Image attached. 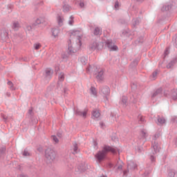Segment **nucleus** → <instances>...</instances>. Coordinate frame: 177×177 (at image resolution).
I'll return each mask as SVG.
<instances>
[{
	"label": "nucleus",
	"instance_id": "1",
	"mask_svg": "<svg viewBox=\"0 0 177 177\" xmlns=\"http://www.w3.org/2000/svg\"><path fill=\"white\" fill-rule=\"evenodd\" d=\"M110 152L115 154V153H117V151L115 150V148H113L112 147H110L109 145H104L102 148V150L99 151L95 155V158L96 159L97 162L100 164L102 162V161H104L106 160V157H107V153Z\"/></svg>",
	"mask_w": 177,
	"mask_h": 177
},
{
	"label": "nucleus",
	"instance_id": "2",
	"mask_svg": "<svg viewBox=\"0 0 177 177\" xmlns=\"http://www.w3.org/2000/svg\"><path fill=\"white\" fill-rule=\"evenodd\" d=\"M45 157L46 160L52 162L56 158V151L52 148H47L45 150Z\"/></svg>",
	"mask_w": 177,
	"mask_h": 177
},
{
	"label": "nucleus",
	"instance_id": "3",
	"mask_svg": "<svg viewBox=\"0 0 177 177\" xmlns=\"http://www.w3.org/2000/svg\"><path fill=\"white\" fill-rule=\"evenodd\" d=\"M104 44L103 42H99L97 41H93L92 44L89 45V48L91 50H102V48H103Z\"/></svg>",
	"mask_w": 177,
	"mask_h": 177
},
{
	"label": "nucleus",
	"instance_id": "4",
	"mask_svg": "<svg viewBox=\"0 0 177 177\" xmlns=\"http://www.w3.org/2000/svg\"><path fill=\"white\" fill-rule=\"evenodd\" d=\"M76 52L77 50L73 49V46H71V39H68L67 54L62 55V59H67L70 55H73V53H75Z\"/></svg>",
	"mask_w": 177,
	"mask_h": 177
},
{
	"label": "nucleus",
	"instance_id": "5",
	"mask_svg": "<svg viewBox=\"0 0 177 177\" xmlns=\"http://www.w3.org/2000/svg\"><path fill=\"white\" fill-rule=\"evenodd\" d=\"M85 171H86L85 162L80 163L75 169V172L77 175H80V174H82V172H85Z\"/></svg>",
	"mask_w": 177,
	"mask_h": 177
},
{
	"label": "nucleus",
	"instance_id": "6",
	"mask_svg": "<svg viewBox=\"0 0 177 177\" xmlns=\"http://www.w3.org/2000/svg\"><path fill=\"white\" fill-rule=\"evenodd\" d=\"M151 147L153 150L152 151V154L153 156L157 154V153H160V150H161V146L157 140L152 141Z\"/></svg>",
	"mask_w": 177,
	"mask_h": 177
},
{
	"label": "nucleus",
	"instance_id": "7",
	"mask_svg": "<svg viewBox=\"0 0 177 177\" xmlns=\"http://www.w3.org/2000/svg\"><path fill=\"white\" fill-rule=\"evenodd\" d=\"M0 37L2 41H6L7 39H9V33H8V31L6 30V29L3 28L1 30Z\"/></svg>",
	"mask_w": 177,
	"mask_h": 177
},
{
	"label": "nucleus",
	"instance_id": "8",
	"mask_svg": "<svg viewBox=\"0 0 177 177\" xmlns=\"http://www.w3.org/2000/svg\"><path fill=\"white\" fill-rule=\"evenodd\" d=\"M104 71L103 70H100L97 73H95V78L97 80L98 82H102L103 80H104Z\"/></svg>",
	"mask_w": 177,
	"mask_h": 177
},
{
	"label": "nucleus",
	"instance_id": "9",
	"mask_svg": "<svg viewBox=\"0 0 177 177\" xmlns=\"http://www.w3.org/2000/svg\"><path fill=\"white\" fill-rule=\"evenodd\" d=\"M100 92L102 93L104 96H109V95H110V88L107 86H102L100 87Z\"/></svg>",
	"mask_w": 177,
	"mask_h": 177
},
{
	"label": "nucleus",
	"instance_id": "10",
	"mask_svg": "<svg viewBox=\"0 0 177 177\" xmlns=\"http://www.w3.org/2000/svg\"><path fill=\"white\" fill-rule=\"evenodd\" d=\"M62 8L63 12H64L65 13H68V12L71 10V6L67 4V2L66 1H64L62 3Z\"/></svg>",
	"mask_w": 177,
	"mask_h": 177
},
{
	"label": "nucleus",
	"instance_id": "11",
	"mask_svg": "<svg viewBox=\"0 0 177 177\" xmlns=\"http://www.w3.org/2000/svg\"><path fill=\"white\" fill-rule=\"evenodd\" d=\"M11 27L14 31H18L19 28H20V24L17 21H13Z\"/></svg>",
	"mask_w": 177,
	"mask_h": 177
},
{
	"label": "nucleus",
	"instance_id": "12",
	"mask_svg": "<svg viewBox=\"0 0 177 177\" xmlns=\"http://www.w3.org/2000/svg\"><path fill=\"white\" fill-rule=\"evenodd\" d=\"M41 23H42V21L41 20V19L37 18L35 20V21L33 24H32V25L30 26V30H32V28H35V27H37V26H39Z\"/></svg>",
	"mask_w": 177,
	"mask_h": 177
},
{
	"label": "nucleus",
	"instance_id": "13",
	"mask_svg": "<svg viewBox=\"0 0 177 177\" xmlns=\"http://www.w3.org/2000/svg\"><path fill=\"white\" fill-rule=\"evenodd\" d=\"M176 63H177V57L173 58V59L167 65V68H173L174 66H175Z\"/></svg>",
	"mask_w": 177,
	"mask_h": 177
},
{
	"label": "nucleus",
	"instance_id": "14",
	"mask_svg": "<svg viewBox=\"0 0 177 177\" xmlns=\"http://www.w3.org/2000/svg\"><path fill=\"white\" fill-rule=\"evenodd\" d=\"M76 115H81L84 118L86 117V114H88V110H86L84 111H81L79 109H76V111H75Z\"/></svg>",
	"mask_w": 177,
	"mask_h": 177
},
{
	"label": "nucleus",
	"instance_id": "15",
	"mask_svg": "<svg viewBox=\"0 0 177 177\" xmlns=\"http://www.w3.org/2000/svg\"><path fill=\"white\" fill-rule=\"evenodd\" d=\"M161 93H162V88H159L156 89L151 95L152 99H153V97H156V96H158Z\"/></svg>",
	"mask_w": 177,
	"mask_h": 177
},
{
	"label": "nucleus",
	"instance_id": "16",
	"mask_svg": "<svg viewBox=\"0 0 177 177\" xmlns=\"http://www.w3.org/2000/svg\"><path fill=\"white\" fill-rule=\"evenodd\" d=\"M6 154V146L3 145L0 147V157H5Z\"/></svg>",
	"mask_w": 177,
	"mask_h": 177
},
{
	"label": "nucleus",
	"instance_id": "17",
	"mask_svg": "<svg viewBox=\"0 0 177 177\" xmlns=\"http://www.w3.org/2000/svg\"><path fill=\"white\" fill-rule=\"evenodd\" d=\"M172 8V4H165L162 6L161 10L162 12H168V10H171Z\"/></svg>",
	"mask_w": 177,
	"mask_h": 177
},
{
	"label": "nucleus",
	"instance_id": "18",
	"mask_svg": "<svg viewBox=\"0 0 177 177\" xmlns=\"http://www.w3.org/2000/svg\"><path fill=\"white\" fill-rule=\"evenodd\" d=\"M139 64V59L136 58L129 65L130 68H135Z\"/></svg>",
	"mask_w": 177,
	"mask_h": 177
},
{
	"label": "nucleus",
	"instance_id": "19",
	"mask_svg": "<svg viewBox=\"0 0 177 177\" xmlns=\"http://www.w3.org/2000/svg\"><path fill=\"white\" fill-rule=\"evenodd\" d=\"M153 171V167H147V169H145V173H144V174H143V176L144 177H147V176H149V175L150 174H151V171Z\"/></svg>",
	"mask_w": 177,
	"mask_h": 177
},
{
	"label": "nucleus",
	"instance_id": "20",
	"mask_svg": "<svg viewBox=\"0 0 177 177\" xmlns=\"http://www.w3.org/2000/svg\"><path fill=\"white\" fill-rule=\"evenodd\" d=\"M121 104H123L124 107H127V106H128V98L125 95H123L122 97Z\"/></svg>",
	"mask_w": 177,
	"mask_h": 177
},
{
	"label": "nucleus",
	"instance_id": "21",
	"mask_svg": "<svg viewBox=\"0 0 177 177\" xmlns=\"http://www.w3.org/2000/svg\"><path fill=\"white\" fill-rule=\"evenodd\" d=\"M114 168H116L115 169V172H117V174H118V172H120V174H122V165L121 164H116L114 166Z\"/></svg>",
	"mask_w": 177,
	"mask_h": 177
},
{
	"label": "nucleus",
	"instance_id": "22",
	"mask_svg": "<svg viewBox=\"0 0 177 177\" xmlns=\"http://www.w3.org/2000/svg\"><path fill=\"white\" fill-rule=\"evenodd\" d=\"M51 32H52L53 37H54V38H56L57 37L59 36V33L60 32V30H59V29L57 28H53L51 30Z\"/></svg>",
	"mask_w": 177,
	"mask_h": 177
},
{
	"label": "nucleus",
	"instance_id": "23",
	"mask_svg": "<svg viewBox=\"0 0 177 177\" xmlns=\"http://www.w3.org/2000/svg\"><path fill=\"white\" fill-rule=\"evenodd\" d=\"M157 121L158 122V124H160V125H162V124H165L166 122L165 118L160 116H158Z\"/></svg>",
	"mask_w": 177,
	"mask_h": 177
},
{
	"label": "nucleus",
	"instance_id": "24",
	"mask_svg": "<svg viewBox=\"0 0 177 177\" xmlns=\"http://www.w3.org/2000/svg\"><path fill=\"white\" fill-rule=\"evenodd\" d=\"M171 96L173 99V100H177V91L175 89L171 90Z\"/></svg>",
	"mask_w": 177,
	"mask_h": 177
},
{
	"label": "nucleus",
	"instance_id": "25",
	"mask_svg": "<svg viewBox=\"0 0 177 177\" xmlns=\"http://www.w3.org/2000/svg\"><path fill=\"white\" fill-rule=\"evenodd\" d=\"M143 36H140L134 42L136 45H139V44H143Z\"/></svg>",
	"mask_w": 177,
	"mask_h": 177
},
{
	"label": "nucleus",
	"instance_id": "26",
	"mask_svg": "<svg viewBox=\"0 0 177 177\" xmlns=\"http://www.w3.org/2000/svg\"><path fill=\"white\" fill-rule=\"evenodd\" d=\"M176 174V171L174 169H169L168 171V177H175V175Z\"/></svg>",
	"mask_w": 177,
	"mask_h": 177
},
{
	"label": "nucleus",
	"instance_id": "27",
	"mask_svg": "<svg viewBox=\"0 0 177 177\" xmlns=\"http://www.w3.org/2000/svg\"><path fill=\"white\" fill-rule=\"evenodd\" d=\"M93 34H94V35H101L102 31H100V28L96 27L94 30Z\"/></svg>",
	"mask_w": 177,
	"mask_h": 177
},
{
	"label": "nucleus",
	"instance_id": "28",
	"mask_svg": "<svg viewBox=\"0 0 177 177\" xmlns=\"http://www.w3.org/2000/svg\"><path fill=\"white\" fill-rule=\"evenodd\" d=\"M82 64H83V66H85L86 64V63H88V59L86 57H82L80 59Z\"/></svg>",
	"mask_w": 177,
	"mask_h": 177
},
{
	"label": "nucleus",
	"instance_id": "29",
	"mask_svg": "<svg viewBox=\"0 0 177 177\" xmlns=\"http://www.w3.org/2000/svg\"><path fill=\"white\" fill-rule=\"evenodd\" d=\"M106 45L107 48H109V49H111V47L114 45V43H113V41H111V40H107L106 41Z\"/></svg>",
	"mask_w": 177,
	"mask_h": 177
},
{
	"label": "nucleus",
	"instance_id": "30",
	"mask_svg": "<svg viewBox=\"0 0 177 177\" xmlns=\"http://www.w3.org/2000/svg\"><path fill=\"white\" fill-rule=\"evenodd\" d=\"M92 114L95 118H99L100 117V112L99 111H93Z\"/></svg>",
	"mask_w": 177,
	"mask_h": 177
},
{
	"label": "nucleus",
	"instance_id": "31",
	"mask_svg": "<svg viewBox=\"0 0 177 177\" xmlns=\"http://www.w3.org/2000/svg\"><path fill=\"white\" fill-rule=\"evenodd\" d=\"M58 82H63V81H64V73H61L59 75V77H58Z\"/></svg>",
	"mask_w": 177,
	"mask_h": 177
},
{
	"label": "nucleus",
	"instance_id": "32",
	"mask_svg": "<svg viewBox=\"0 0 177 177\" xmlns=\"http://www.w3.org/2000/svg\"><path fill=\"white\" fill-rule=\"evenodd\" d=\"M90 91L92 95H94V96H96V95H97V92H96V88H95L94 86H91L90 88Z\"/></svg>",
	"mask_w": 177,
	"mask_h": 177
},
{
	"label": "nucleus",
	"instance_id": "33",
	"mask_svg": "<svg viewBox=\"0 0 177 177\" xmlns=\"http://www.w3.org/2000/svg\"><path fill=\"white\" fill-rule=\"evenodd\" d=\"M62 86H63L62 83H60V82H57V87L55 88V91H57L58 92L62 91Z\"/></svg>",
	"mask_w": 177,
	"mask_h": 177
},
{
	"label": "nucleus",
	"instance_id": "34",
	"mask_svg": "<svg viewBox=\"0 0 177 177\" xmlns=\"http://www.w3.org/2000/svg\"><path fill=\"white\" fill-rule=\"evenodd\" d=\"M120 6H121V4L120 3V1L118 0L115 1L114 8L116 10H118L120 9Z\"/></svg>",
	"mask_w": 177,
	"mask_h": 177
},
{
	"label": "nucleus",
	"instance_id": "35",
	"mask_svg": "<svg viewBox=\"0 0 177 177\" xmlns=\"http://www.w3.org/2000/svg\"><path fill=\"white\" fill-rule=\"evenodd\" d=\"M53 74V71L50 69L46 70V77H50Z\"/></svg>",
	"mask_w": 177,
	"mask_h": 177
},
{
	"label": "nucleus",
	"instance_id": "36",
	"mask_svg": "<svg viewBox=\"0 0 177 177\" xmlns=\"http://www.w3.org/2000/svg\"><path fill=\"white\" fill-rule=\"evenodd\" d=\"M139 23H140V19L137 18L134 19V21L133 23V27H136V26H139Z\"/></svg>",
	"mask_w": 177,
	"mask_h": 177
},
{
	"label": "nucleus",
	"instance_id": "37",
	"mask_svg": "<svg viewBox=\"0 0 177 177\" xmlns=\"http://www.w3.org/2000/svg\"><path fill=\"white\" fill-rule=\"evenodd\" d=\"M73 151L75 153V154L78 153V144H77V142L73 144Z\"/></svg>",
	"mask_w": 177,
	"mask_h": 177
},
{
	"label": "nucleus",
	"instance_id": "38",
	"mask_svg": "<svg viewBox=\"0 0 177 177\" xmlns=\"http://www.w3.org/2000/svg\"><path fill=\"white\" fill-rule=\"evenodd\" d=\"M131 86L132 91H136V88H138V84H136V82H131Z\"/></svg>",
	"mask_w": 177,
	"mask_h": 177
},
{
	"label": "nucleus",
	"instance_id": "39",
	"mask_svg": "<svg viewBox=\"0 0 177 177\" xmlns=\"http://www.w3.org/2000/svg\"><path fill=\"white\" fill-rule=\"evenodd\" d=\"M129 35V32L128 30H122L121 37H128Z\"/></svg>",
	"mask_w": 177,
	"mask_h": 177
},
{
	"label": "nucleus",
	"instance_id": "40",
	"mask_svg": "<svg viewBox=\"0 0 177 177\" xmlns=\"http://www.w3.org/2000/svg\"><path fill=\"white\" fill-rule=\"evenodd\" d=\"M71 20L68 21V25L69 26H73L74 25V16L70 17Z\"/></svg>",
	"mask_w": 177,
	"mask_h": 177
},
{
	"label": "nucleus",
	"instance_id": "41",
	"mask_svg": "<svg viewBox=\"0 0 177 177\" xmlns=\"http://www.w3.org/2000/svg\"><path fill=\"white\" fill-rule=\"evenodd\" d=\"M111 140H113V142H117V140H118V138H117V135L115 133H112L111 135Z\"/></svg>",
	"mask_w": 177,
	"mask_h": 177
},
{
	"label": "nucleus",
	"instance_id": "42",
	"mask_svg": "<svg viewBox=\"0 0 177 177\" xmlns=\"http://www.w3.org/2000/svg\"><path fill=\"white\" fill-rule=\"evenodd\" d=\"M164 57L163 59H165V57H167V56H168V55H169V47H167L165 50V53H164Z\"/></svg>",
	"mask_w": 177,
	"mask_h": 177
},
{
	"label": "nucleus",
	"instance_id": "43",
	"mask_svg": "<svg viewBox=\"0 0 177 177\" xmlns=\"http://www.w3.org/2000/svg\"><path fill=\"white\" fill-rule=\"evenodd\" d=\"M138 121L139 122H145V117H143L142 115H139L138 116Z\"/></svg>",
	"mask_w": 177,
	"mask_h": 177
},
{
	"label": "nucleus",
	"instance_id": "44",
	"mask_svg": "<svg viewBox=\"0 0 177 177\" xmlns=\"http://www.w3.org/2000/svg\"><path fill=\"white\" fill-rule=\"evenodd\" d=\"M119 23L120 24H124V26H126L127 24H128V21H126L125 19H119Z\"/></svg>",
	"mask_w": 177,
	"mask_h": 177
},
{
	"label": "nucleus",
	"instance_id": "45",
	"mask_svg": "<svg viewBox=\"0 0 177 177\" xmlns=\"http://www.w3.org/2000/svg\"><path fill=\"white\" fill-rule=\"evenodd\" d=\"M58 26H59V27L63 26V19H62V17H58Z\"/></svg>",
	"mask_w": 177,
	"mask_h": 177
},
{
	"label": "nucleus",
	"instance_id": "46",
	"mask_svg": "<svg viewBox=\"0 0 177 177\" xmlns=\"http://www.w3.org/2000/svg\"><path fill=\"white\" fill-rule=\"evenodd\" d=\"M23 156H24L25 157H27V156H30V152H28V149H27V148H26L24 150Z\"/></svg>",
	"mask_w": 177,
	"mask_h": 177
},
{
	"label": "nucleus",
	"instance_id": "47",
	"mask_svg": "<svg viewBox=\"0 0 177 177\" xmlns=\"http://www.w3.org/2000/svg\"><path fill=\"white\" fill-rule=\"evenodd\" d=\"M7 84L8 86H10V89H11V91H15V88H13V82H12V81H8Z\"/></svg>",
	"mask_w": 177,
	"mask_h": 177
},
{
	"label": "nucleus",
	"instance_id": "48",
	"mask_svg": "<svg viewBox=\"0 0 177 177\" xmlns=\"http://www.w3.org/2000/svg\"><path fill=\"white\" fill-rule=\"evenodd\" d=\"M110 50H112V51H117L118 50V46H117V45H113L111 48H110Z\"/></svg>",
	"mask_w": 177,
	"mask_h": 177
},
{
	"label": "nucleus",
	"instance_id": "49",
	"mask_svg": "<svg viewBox=\"0 0 177 177\" xmlns=\"http://www.w3.org/2000/svg\"><path fill=\"white\" fill-rule=\"evenodd\" d=\"M157 74H158V72L157 71H155L152 75H151V78H152V80H156V77H157Z\"/></svg>",
	"mask_w": 177,
	"mask_h": 177
},
{
	"label": "nucleus",
	"instance_id": "50",
	"mask_svg": "<svg viewBox=\"0 0 177 177\" xmlns=\"http://www.w3.org/2000/svg\"><path fill=\"white\" fill-rule=\"evenodd\" d=\"M141 136L142 138H144V139H146V138H147V133L143 130L141 131Z\"/></svg>",
	"mask_w": 177,
	"mask_h": 177
},
{
	"label": "nucleus",
	"instance_id": "51",
	"mask_svg": "<svg viewBox=\"0 0 177 177\" xmlns=\"http://www.w3.org/2000/svg\"><path fill=\"white\" fill-rule=\"evenodd\" d=\"M79 6H80V8H84L85 6V3H84L83 0H80L79 1Z\"/></svg>",
	"mask_w": 177,
	"mask_h": 177
},
{
	"label": "nucleus",
	"instance_id": "52",
	"mask_svg": "<svg viewBox=\"0 0 177 177\" xmlns=\"http://www.w3.org/2000/svg\"><path fill=\"white\" fill-rule=\"evenodd\" d=\"M52 139L55 142V143H59V139L56 136H52Z\"/></svg>",
	"mask_w": 177,
	"mask_h": 177
},
{
	"label": "nucleus",
	"instance_id": "53",
	"mask_svg": "<svg viewBox=\"0 0 177 177\" xmlns=\"http://www.w3.org/2000/svg\"><path fill=\"white\" fill-rule=\"evenodd\" d=\"M34 48L36 50H38V49H39V48H41V44H36L34 45Z\"/></svg>",
	"mask_w": 177,
	"mask_h": 177
},
{
	"label": "nucleus",
	"instance_id": "54",
	"mask_svg": "<svg viewBox=\"0 0 177 177\" xmlns=\"http://www.w3.org/2000/svg\"><path fill=\"white\" fill-rule=\"evenodd\" d=\"M150 160H151V162H154L156 161V157L153 155H151Z\"/></svg>",
	"mask_w": 177,
	"mask_h": 177
},
{
	"label": "nucleus",
	"instance_id": "55",
	"mask_svg": "<svg viewBox=\"0 0 177 177\" xmlns=\"http://www.w3.org/2000/svg\"><path fill=\"white\" fill-rule=\"evenodd\" d=\"M171 122H177V116H174L171 118Z\"/></svg>",
	"mask_w": 177,
	"mask_h": 177
},
{
	"label": "nucleus",
	"instance_id": "56",
	"mask_svg": "<svg viewBox=\"0 0 177 177\" xmlns=\"http://www.w3.org/2000/svg\"><path fill=\"white\" fill-rule=\"evenodd\" d=\"M160 138V133L155 134L153 138V141L157 140V138Z\"/></svg>",
	"mask_w": 177,
	"mask_h": 177
},
{
	"label": "nucleus",
	"instance_id": "57",
	"mask_svg": "<svg viewBox=\"0 0 177 177\" xmlns=\"http://www.w3.org/2000/svg\"><path fill=\"white\" fill-rule=\"evenodd\" d=\"M132 167V169H136L138 168V165L133 163Z\"/></svg>",
	"mask_w": 177,
	"mask_h": 177
},
{
	"label": "nucleus",
	"instance_id": "58",
	"mask_svg": "<svg viewBox=\"0 0 177 177\" xmlns=\"http://www.w3.org/2000/svg\"><path fill=\"white\" fill-rule=\"evenodd\" d=\"M1 117H2V118H3V120H5V121H6V120H8V116H6L3 114L1 115Z\"/></svg>",
	"mask_w": 177,
	"mask_h": 177
},
{
	"label": "nucleus",
	"instance_id": "59",
	"mask_svg": "<svg viewBox=\"0 0 177 177\" xmlns=\"http://www.w3.org/2000/svg\"><path fill=\"white\" fill-rule=\"evenodd\" d=\"M68 91V88H66V87L63 88V92H64V93H65V94L67 93V91Z\"/></svg>",
	"mask_w": 177,
	"mask_h": 177
},
{
	"label": "nucleus",
	"instance_id": "60",
	"mask_svg": "<svg viewBox=\"0 0 177 177\" xmlns=\"http://www.w3.org/2000/svg\"><path fill=\"white\" fill-rule=\"evenodd\" d=\"M37 151H39V153H41V151H43V149H42V147H38L37 149Z\"/></svg>",
	"mask_w": 177,
	"mask_h": 177
},
{
	"label": "nucleus",
	"instance_id": "61",
	"mask_svg": "<svg viewBox=\"0 0 177 177\" xmlns=\"http://www.w3.org/2000/svg\"><path fill=\"white\" fill-rule=\"evenodd\" d=\"M108 167L109 168H113V167H114V165H113V163H109Z\"/></svg>",
	"mask_w": 177,
	"mask_h": 177
},
{
	"label": "nucleus",
	"instance_id": "62",
	"mask_svg": "<svg viewBox=\"0 0 177 177\" xmlns=\"http://www.w3.org/2000/svg\"><path fill=\"white\" fill-rule=\"evenodd\" d=\"M88 71H92V66L89 65V66L87 68Z\"/></svg>",
	"mask_w": 177,
	"mask_h": 177
},
{
	"label": "nucleus",
	"instance_id": "63",
	"mask_svg": "<svg viewBox=\"0 0 177 177\" xmlns=\"http://www.w3.org/2000/svg\"><path fill=\"white\" fill-rule=\"evenodd\" d=\"M18 177H28V176L27 175L21 174V175L18 176Z\"/></svg>",
	"mask_w": 177,
	"mask_h": 177
},
{
	"label": "nucleus",
	"instance_id": "64",
	"mask_svg": "<svg viewBox=\"0 0 177 177\" xmlns=\"http://www.w3.org/2000/svg\"><path fill=\"white\" fill-rule=\"evenodd\" d=\"M59 70H60V68H59V66H56L55 67V71L56 73H57L59 71Z\"/></svg>",
	"mask_w": 177,
	"mask_h": 177
}]
</instances>
